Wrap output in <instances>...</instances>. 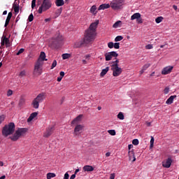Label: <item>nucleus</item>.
I'll return each instance as SVG.
<instances>
[{
    "instance_id": "obj_38",
    "label": "nucleus",
    "mask_w": 179,
    "mask_h": 179,
    "mask_svg": "<svg viewBox=\"0 0 179 179\" xmlns=\"http://www.w3.org/2000/svg\"><path fill=\"white\" fill-rule=\"evenodd\" d=\"M132 143L133 145H134L135 146H137V145H139V140L138 139H134L132 141Z\"/></svg>"
},
{
    "instance_id": "obj_54",
    "label": "nucleus",
    "mask_w": 179,
    "mask_h": 179,
    "mask_svg": "<svg viewBox=\"0 0 179 179\" xmlns=\"http://www.w3.org/2000/svg\"><path fill=\"white\" fill-rule=\"evenodd\" d=\"M64 179H69V173H68V172H66V173L64 174Z\"/></svg>"
},
{
    "instance_id": "obj_63",
    "label": "nucleus",
    "mask_w": 179,
    "mask_h": 179,
    "mask_svg": "<svg viewBox=\"0 0 179 179\" xmlns=\"http://www.w3.org/2000/svg\"><path fill=\"white\" fill-rule=\"evenodd\" d=\"M145 72L144 69H141V71H139L140 75H142Z\"/></svg>"
},
{
    "instance_id": "obj_59",
    "label": "nucleus",
    "mask_w": 179,
    "mask_h": 179,
    "mask_svg": "<svg viewBox=\"0 0 179 179\" xmlns=\"http://www.w3.org/2000/svg\"><path fill=\"white\" fill-rule=\"evenodd\" d=\"M76 178V175L73 174L71 177H70V179H75Z\"/></svg>"
},
{
    "instance_id": "obj_56",
    "label": "nucleus",
    "mask_w": 179,
    "mask_h": 179,
    "mask_svg": "<svg viewBox=\"0 0 179 179\" xmlns=\"http://www.w3.org/2000/svg\"><path fill=\"white\" fill-rule=\"evenodd\" d=\"M115 173H111L110 176V179H115Z\"/></svg>"
},
{
    "instance_id": "obj_42",
    "label": "nucleus",
    "mask_w": 179,
    "mask_h": 179,
    "mask_svg": "<svg viewBox=\"0 0 179 179\" xmlns=\"http://www.w3.org/2000/svg\"><path fill=\"white\" fill-rule=\"evenodd\" d=\"M150 66V64H145L143 66L142 69H143L144 71H146V69H148V68H149Z\"/></svg>"
},
{
    "instance_id": "obj_22",
    "label": "nucleus",
    "mask_w": 179,
    "mask_h": 179,
    "mask_svg": "<svg viewBox=\"0 0 179 179\" xmlns=\"http://www.w3.org/2000/svg\"><path fill=\"white\" fill-rule=\"evenodd\" d=\"M90 13H92V15H96L97 14V7L96 5H94L90 8Z\"/></svg>"
},
{
    "instance_id": "obj_61",
    "label": "nucleus",
    "mask_w": 179,
    "mask_h": 179,
    "mask_svg": "<svg viewBox=\"0 0 179 179\" xmlns=\"http://www.w3.org/2000/svg\"><path fill=\"white\" fill-rule=\"evenodd\" d=\"M62 80V77L59 76L57 78V82H61Z\"/></svg>"
},
{
    "instance_id": "obj_51",
    "label": "nucleus",
    "mask_w": 179,
    "mask_h": 179,
    "mask_svg": "<svg viewBox=\"0 0 179 179\" xmlns=\"http://www.w3.org/2000/svg\"><path fill=\"white\" fill-rule=\"evenodd\" d=\"M36 0H32V1H31V8H32V9H34V8H36Z\"/></svg>"
},
{
    "instance_id": "obj_58",
    "label": "nucleus",
    "mask_w": 179,
    "mask_h": 179,
    "mask_svg": "<svg viewBox=\"0 0 179 179\" xmlns=\"http://www.w3.org/2000/svg\"><path fill=\"white\" fill-rule=\"evenodd\" d=\"M59 75H60V77H61V78H64V76H65V72L61 71V72L59 73Z\"/></svg>"
},
{
    "instance_id": "obj_5",
    "label": "nucleus",
    "mask_w": 179,
    "mask_h": 179,
    "mask_svg": "<svg viewBox=\"0 0 179 179\" xmlns=\"http://www.w3.org/2000/svg\"><path fill=\"white\" fill-rule=\"evenodd\" d=\"M122 0H113L110 3V7L114 10H118V9H121L122 8Z\"/></svg>"
},
{
    "instance_id": "obj_29",
    "label": "nucleus",
    "mask_w": 179,
    "mask_h": 179,
    "mask_svg": "<svg viewBox=\"0 0 179 179\" xmlns=\"http://www.w3.org/2000/svg\"><path fill=\"white\" fill-rule=\"evenodd\" d=\"M13 8L15 13H16V14L19 13V10L20 9V7H19V6L14 4Z\"/></svg>"
},
{
    "instance_id": "obj_6",
    "label": "nucleus",
    "mask_w": 179,
    "mask_h": 179,
    "mask_svg": "<svg viewBox=\"0 0 179 179\" xmlns=\"http://www.w3.org/2000/svg\"><path fill=\"white\" fill-rule=\"evenodd\" d=\"M111 71H113V75L115 77L120 76L122 73V69L120 68L117 64H112Z\"/></svg>"
},
{
    "instance_id": "obj_27",
    "label": "nucleus",
    "mask_w": 179,
    "mask_h": 179,
    "mask_svg": "<svg viewBox=\"0 0 179 179\" xmlns=\"http://www.w3.org/2000/svg\"><path fill=\"white\" fill-rule=\"evenodd\" d=\"M109 70H110V67L108 66L106 67V69H102L100 73L101 76H104L105 75H106Z\"/></svg>"
},
{
    "instance_id": "obj_19",
    "label": "nucleus",
    "mask_w": 179,
    "mask_h": 179,
    "mask_svg": "<svg viewBox=\"0 0 179 179\" xmlns=\"http://www.w3.org/2000/svg\"><path fill=\"white\" fill-rule=\"evenodd\" d=\"M177 97L176 95H172L166 101V104H173V101H174V99Z\"/></svg>"
},
{
    "instance_id": "obj_36",
    "label": "nucleus",
    "mask_w": 179,
    "mask_h": 179,
    "mask_svg": "<svg viewBox=\"0 0 179 179\" xmlns=\"http://www.w3.org/2000/svg\"><path fill=\"white\" fill-rule=\"evenodd\" d=\"M117 118H119V120H124V113H122V112H120L117 115Z\"/></svg>"
},
{
    "instance_id": "obj_48",
    "label": "nucleus",
    "mask_w": 179,
    "mask_h": 179,
    "mask_svg": "<svg viewBox=\"0 0 179 179\" xmlns=\"http://www.w3.org/2000/svg\"><path fill=\"white\" fill-rule=\"evenodd\" d=\"M108 48H114V43H113V42H109V43H108Z\"/></svg>"
},
{
    "instance_id": "obj_46",
    "label": "nucleus",
    "mask_w": 179,
    "mask_h": 179,
    "mask_svg": "<svg viewBox=\"0 0 179 179\" xmlns=\"http://www.w3.org/2000/svg\"><path fill=\"white\" fill-rule=\"evenodd\" d=\"M3 121H5V115H0V124H2Z\"/></svg>"
},
{
    "instance_id": "obj_37",
    "label": "nucleus",
    "mask_w": 179,
    "mask_h": 179,
    "mask_svg": "<svg viewBox=\"0 0 179 179\" xmlns=\"http://www.w3.org/2000/svg\"><path fill=\"white\" fill-rule=\"evenodd\" d=\"M13 94V91L12 90H8L7 91V97H10Z\"/></svg>"
},
{
    "instance_id": "obj_45",
    "label": "nucleus",
    "mask_w": 179,
    "mask_h": 179,
    "mask_svg": "<svg viewBox=\"0 0 179 179\" xmlns=\"http://www.w3.org/2000/svg\"><path fill=\"white\" fill-rule=\"evenodd\" d=\"M24 52V48H21L17 53L16 55H20V54H23Z\"/></svg>"
},
{
    "instance_id": "obj_57",
    "label": "nucleus",
    "mask_w": 179,
    "mask_h": 179,
    "mask_svg": "<svg viewBox=\"0 0 179 179\" xmlns=\"http://www.w3.org/2000/svg\"><path fill=\"white\" fill-rule=\"evenodd\" d=\"M9 22H10V21H9V20H6V22H5V24H4V27H8V24H9Z\"/></svg>"
},
{
    "instance_id": "obj_30",
    "label": "nucleus",
    "mask_w": 179,
    "mask_h": 179,
    "mask_svg": "<svg viewBox=\"0 0 179 179\" xmlns=\"http://www.w3.org/2000/svg\"><path fill=\"white\" fill-rule=\"evenodd\" d=\"M150 149H152L153 146L155 145V138H153V136H151V140H150Z\"/></svg>"
},
{
    "instance_id": "obj_33",
    "label": "nucleus",
    "mask_w": 179,
    "mask_h": 179,
    "mask_svg": "<svg viewBox=\"0 0 179 179\" xmlns=\"http://www.w3.org/2000/svg\"><path fill=\"white\" fill-rule=\"evenodd\" d=\"M63 59H68V58L71 57V55L68 53H64L62 55Z\"/></svg>"
},
{
    "instance_id": "obj_12",
    "label": "nucleus",
    "mask_w": 179,
    "mask_h": 179,
    "mask_svg": "<svg viewBox=\"0 0 179 179\" xmlns=\"http://www.w3.org/2000/svg\"><path fill=\"white\" fill-rule=\"evenodd\" d=\"M174 69V66H168L165 68H164L162 71V75H169V73H171V71Z\"/></svg>"
},
{
    "instance_id": "obj_60",
    "label": "nucleus",
    "mask_w": 179,
    "mask_h": 179,
    "mask_svg": "<svg viewBox=\"0 0 179 179\" xmlns=\"http://www.w3.org/2000/svg\"><path fill=\"white\" fill-rule=\"evenodd\" d=\"M110 155H111L110 152H106V157H110Z\"/></svg>"
},
{
    "instance_id": "obj_24",
    "label": "nucleus",
    "mask_w": 179,
    "mask_h": 179,
    "mask_svg": "<svg viewBox=\"0 0 179 179\" xmlns=\"http://www.w3.org/2000/svg\"><path fill=\"white\" fill-rule=\"evenodd\" d=\"M38 59H41V62H43V61H47V59H45V52H41Z\"/></svg>"
},
{
    "instance_id": "obj_3",
    "label": "nucleus",
    "mask_w": 179,
    "mask_h": 179,
    "mask_svg": "<svg viewBox=\"0 0 179 179\" xmlns=\"http://www.w3.org/2000/svg\"><path fill=\"white\" fill-rule=\"evenodd\" d=\"M26 132H27V128H19L13 136H10V139L13 142H16V141H17L20 136H23Z\"/></svg>"
},
{
    "instance_id": "obj_28",
    "label": "nucleus",
    "mask_w": 179,
    "mask_h": 179,
    "mask_svg": "<svg viewBox=\"0 0 179 179\" xmlns=\"http://www.w3.org/2000/svg\"><path fill=\"white\" fill-rule=\"evenodd\" d=\"M54 177H57V175L54 173H47V179L54 178Z\"/></svg>"
},
{
    "instance_id": "obj_47",
    "label": "nucleus",
    "mask_w": 179,
    "mask_h": 179,
    "mask_svg": "<svg viewBox=\"0 0 179 179\" xmlns=\"http://www.w3.org/2000/svg\"><path fill=\"white\" fill-rule=\"evenodd\" d=\"M55 66H57V60H54L52 66H51V69H54V68H55Z\"/></svg>"
},
{
    "instance_id": "obj_14",
    "label": "nucleus",
    "mask_w": 179,
    "mask_h": 179,
    "mask_svg": "<svg viewBox=\"0 0 179 179\" xmlns=\"http://www.w3.org/2000/svg\"><path fill=\"white\" fill-rule=\"evenodd\" d=\"M35 99L37 100L39 103H43V101L45 100V93L42 92L41 94H38Z\"/></svg>"
},
{
    "instance_id": "obj_35",
    "label": "nucleus",
    "mask_w": 179,
    "mask_h": 179,
    "mask_svg": "<svg viewBox=\"0 0 179 179\" xmlns=\"http://www.w3.org/2000/svg\"><path fill=\"white\" fill-rule=\"evenodd\" d=\"M155 22L156 23H162V22H163V17H157L155 19Z\"/></svg>"
},
{
    "instance_id": "obj_39",
    "label": "nucleus",
    "mask_w": 179,
    "mask_h": 179,
    "mask_svg": "<svg viewBox=\"0 0 179 179\" xmlns=\"http://www.w3.org/2000/svg\"><path fill=\"white\" fill-rule=\"evenodd\" d=\"M12 16H13V14H12V12L8 13L6 20L10 21V19H12Z\"/></svg>"
},
{
    "instance_id": "obj_21",
    "label": "nucleus",
    "mask_w": 179,
    "mask_h": 179,
    "mask_svg": "<svg viewBox=\"0 0 179 179\" xmlns=\"http://www.w3.org/2000/svg\"><path fill=\"white\" fill-rule=\"evenodd\" d=\"M31 104L33 106V108L36 109L38 108V107L40 106V102L36 100V99L33 100Z\"/></svg>"
},
{
    "instance_id": "obj_7",
    "label": "nucleus",
    "mask_w": 179,
    "mask_h": 179,
    "mask_svg": "<svg viewBox=\"0 0 179 179\" xmlns=\"http://www.w3.org/2000/svg\"><path fill=\"white\" fill-rule=\"evenodd\" d=\"M84 128H85V126H83V124H77L74 128V131H73L74 136H79L80 134H82V131H83Z\"/></svg>"
},
{
    "instance_id": "obj_18",
    "label": "nucleus",
    "mask_w": 179,
    "mask_h": 179,
    "mask_svg": "<svg viewBox=\"0 0 179 179\" xmlns=\"http://www.w3.org/2000/svg\"><path fill=\"white\" fill-rule=\"evenodd\" d=\"M110 4L103 3L99 6L98 10H104V9H108L110 8Z\"/></svg>"
},
{
    "instance_id": "obj_13",
    "label": "nucleus",
    "mask_w": 179,
    "mask_h": 179,
    "mask_svg": "<svg viewBox=\"0 0 179 179\" xmlns=\"http://www.w3.org/2000/svg\"><path fill=\"white\" fill-rule=\"evenodd\" d=\"M54 132V126L52 127H49L47 129L46 131L44 133L43 136L45 138H48L49 136H51L52 135V133Z\"/></svg>"
},
{
    "instance_id": "obj_52",
    "label": "nucleus",
    "mask_w": 179,
    "mask_h": 179,
    "mask_svg": "<svg viewBox=\"0 0 179 179\" xmlns=\"http://www.w3.org/2000/svg\"><path fill=\"white\" fill-rule=\"evenodd\" d=\"M169 92H170V88L166 87L164 90V94H168Z\"/></svg>"
},
{
    "instance_id": "obj_41",
    "label": "nucleus",
    "mask_w": 179,
    "mask_h": 179,
    "mask_svg": "<svg viewBox=\"0 0 179 179\" xmlns=\"http://www.w3.org/2000/svg\"><path fill=\"white\" fill-rule=\"evenodd\" d=\"M113 47L115 50L120 49V43H113Z\"/></svg>"
},
{
    "instance_id": "obj_23",
    "label": "nucleus",
    "mask_w": 179,
    "mask_h": 179,
    "mask_svg": "<svg viewBox=\"0 0 179 179\" xmlns=\"http://www.w3.org/2000/svg\"><path fill=\"white\" fill-rule=\"evenodd\" d=\"M55 5L56 6H64V5H65V1H64V0H56Z\"/></svg>"
},
{
    "instance_id": "obj_2",
    "label": "nucleus",
    "mask_w": 179,
    "mask_h": 179,
    "mask_svg": "<svg viewBox=\"0 0 179 179\" xmlns=\"http://www.w3.org/2000/svg\"><path fill=\"white\" fill-rule=\"evenodd\" d=\"M2 135L5 138H8L9 135H13L15 132V123L10 122L8 124H6L2 129Z\"/></svg>"
},
{
    "instance_id": "obj_4",
    "label": "nucleus",
    "mask_w": 179,
    "mask_h": 179,
    "mask_svg": "<svg viewBox=\"0 0 179 179\" xmlns=\"http://www.w3.org/2000/svg\"><path fill=\"white\" fill-rule=\"evenodd\" d=\"M52 6V3H51V0H43L41 6L39 7L38 12L41 14L43 12H45V10H48Z\"/></svg>"
},
{
    "instance_id": "obj_26",
    "label": "nucleus",
    "mask_w": 179,
    "mask_h": 179,
    "mask_svg": "<svg viewBox=\"0 0 179 179\" xmlns=\"http://www.w3.org/2000/svg\"><path fill=\"white\" fill-rule=\"evenodd\" d=\"M2 40L4 42V44H6V47H10V42H9V38H6V36H4Z\"/></svg>"
},
{
    "instance_id": "obj_62",
    "label": "nucleus",
    "mask_w": 179,
    "mask_h": 179,
    "mask_svg": "<svg viewBox=\"0 0 179 179\" xmlns=\"http://www.w3.org/2000/svg\"><path fill=\"white\" fill-rule=\"evenodd\" d=\"M1 47H3V45H5V42L3 41V39H1Z\"/></svg>"
},
{
    "instance_id": "obj_20",
    "label": "nucleus",
    "mask_w": 179,
    "mask_h": 179,
    "mask_svg": "<svg viewBox=\"0 0 179 179\" xmlns=\"http://www.w3.org/2000/svg\"><path fill=\"white\" fill-rule=\"evenodd\" d=\"M83 170L84 171H93L94 170V168L90 165H86L83 168Z\"/></svg>"
},
{
    "instance_id": "obj_16",
    "label": "nucleus",
    "mask_w": 179,
    "mask_h": 179,
    "mask_svg": "<svg viewBox=\"0 0 179 179\" xmlns=\"http://www.w3.org/2000/svg\"><path fill=\"white\" fill-rule=\"evenodd\" d=\"M83 117V115H79L78 117H76L74 120L71 121V125H74V124H79V122L82 121Z\"/></svg>"
},
{
    "instance_id": "obj_32",
    "label": "nucleus",
    "mask_w": 179,
    "mask_h": 179,
    "mask_svg": "<svg viewBox=\"0 0 179 179\" xmlns=\"http://www.w3.org/2000/svg\"><path fill=\"white\" fill-rule=\"evenodd\" d=\"M61 13H62V8H60L56 10V13H55L56 17H58V16H59Z\"/></svg>"
},
{
    "instance_id": "obj_11",
    "label": "nucleus",
    "mask_w": 179,
    "mask_h": 179,
    "mask_svg": "<svg viewBox=\"0 0 179 179\" xmlns=\"http://www.w3.org/2000/svg\"><path fill=\"white\" fill-rule=\"evenodd\" d=\"M173 163V159H171V157H169V158L162 162L163 167H165V169H170V166H171V164Z\"/></svg>"
},
{
    "instance_id": "obj_25",
    "label": "nucleus",
    "mask_w": 179,
    "mask_h": 179,
    "mask_svg": "<svg viewBox=\"0 0 179 179\" xmlns=\"http://www.w3.org/2000/svg\"><path fill=\"white\" fill-rule=\"evenodd\" d=\"M138 17H141V13H136L133 15H131V20H135V19H136V20H137L138 19Z\"/></svg>"
},
{
    "instance_id": "obj_10",
    "label": "nucleus",
    "mask_w": 179,
    "mask_h": 179,
    "mask_svg": "<svg viewBox=\"0 0 179 179\" xmlns=\"http://www.w3.org/2000/svg\"><path fill=\"white\" fill-rule=\"evenodd\" d=\"M41 66H43V62H41V59H38L36 63L35 64L34 72L41 75V72L40 71V68H41Z\"/></svg>"
},
{
    "instance_id": "obj_1",
    "label": "nucleus",
    "mask_w": 179,
    "mask_h": 179,
    "mask_svg": "<svg viewBox=\"0 0 179 179\" xmlns=\"http://www.w3.org/2000/svg\"><path fill=\"white\" fill-rule=\"evenodd\" d=\"M98 24V21L92 22L90 25L89 28L85 31L83 40L77 42L75 44V47L80 48V47H82L83 44H89V43H92V41H94V38H96V29H97Z\"/></svg>"
},
{
    "instance_id": "obj_55",
    "label": "nucleus",
    "mask_w": 179,
    "mask_h": 179,
    "mask_svg": "<svg viewBox=\"0 0 179 179\" xmlns=\"http://www.w3.org/2000/svg\"><path fill=\"white\" fill-rule=\"evenodd\" d=\"M119 62H120V60L116 59L115 62H113V65H117L118 66Z\"/></svg>"
},
{
    "instance_id": "obj_64",
    "label": "nucleus",
    "mask_w": 179,
    "mask_h": 179,
    "mask_svg": "<svg viewBox=\"0 0 179 179\" xmlns=\"http://www.w3.org/2000/svg\"><path fill=\"white\" fill-rule=\"evenodd\" d=\"M173 8L174 9V10H177V9H178V8L177 7V6L173 5Z\"/></svg>"
},
{
    "instance_id": "obj_15",
    "label": "nucleus",
    "mask_w": 179,
    "mask_h": 179,
    "mask_svg": "<svg viewBox=\"0 0 179 179\" xmlns=\"http://www.w3.org/2000/svg\"><path fill=\"white\" fill-rule=\"evenodd\" d=\"M61 41H62V38L59 36L52 40V44L55 47H57V45H58V44H59L61 43Z\"/></svg>"
},
{
    "instance_id": "obj_53",
    "label": "nucleus",
    "mask_w": 179,
    "mask_h": 179,
    "mask_svg": "<svg viewBox=\"0 0 179 179\" xmlns=\"http://www.w3.org/2000/svg\"><path fill=\"white\" fill-rule=\"evenodd\" d=\"M24 104V99H20L19 102V106L22 107Z\"/></svg>"
},
{
    "instance_id": "obj_44",
    "label": "nucleus",
    "mask_w": 179,
    "mask_h": 179,
    "mask_svg": "<svg viewBox=\"0 0 179 179\" xmlns=\"http://www.w3.org/2000/svg\"><path fill=\"white\" fill-rule=\"evenodd\" d=\"M34 20V16H33V14H30L28 17L29 22H33Z\"/></svg>"
},
{
    "instance_id": "obj_31",
    "label": "nucleus",
    "mask_w": 179,
    "mask_h": 179,
    "mask_svg": "<svg viewBox=\"0 0 179 179\" xmlns=\"http://www.w3.org/2000/svg\"><path fill=\"white\" fill-rule=\"evenodd\" d=\"M120 24H121V21H117L115 24H113V29H117L120 27Z\"/></svg>"
},
{
    "instance_id": "obj_17",
    "label": "nucleus",
    "mask_w": 179,
    "mask_h": 179,
    "mask_svg": "<svg viewBox=\"0 0 179 179\" xmlns=\"http://www.w3.org/2000/svg\"><path fill=\"white\" fill-rule=\"evenodd\" d=\"M37 115H38V113L37 112L32 113L29 117V118L27 119V122H30L31 121H33V120H34V118H36Z\"/></svg>"
},
{
    "instance_id": "obj_43",
    "label": "nucleus",
    "mask_w": 179,
    "mask_h": 179,
    "mask_svg": "<svg viewBox=\"0 0 179 179\" xmlns=\"http://www.w3.org/2000/svg\"><path fill=\"white\" fill-rule=\"evenodd\" d=\"M19 76H20V78H23V76H26V71H22L20 73Z\"/></svg>"
},
{
    "instance_id": "obj_50",
    "label": "nucleus",
    "mask_w": 179,
    "mask_h": 179,
    "mask_svg": "<svg viewBox=\"0 0 179 179\" xmlns=\"http://www.w3.org/2000/svg\"><path fill=\"white\" fill-rule=\"evenodd\" d=\"M136 22L138 24H141V23H143V20H142V18L140 17L138 18V20H136Z\"/></svg>"
},
{
    "instance_id": "obj_40",
    "label": "nucleus",
    "mask_w": 179,
    "mask_h": 179,
    "mask_svg": "<svg viewBox=\"0 0 179 179\" xmlns=\"http://www.w3.org/2000/svg\"><path fill=\"white\" fill-rule=\"evenodd\" d=\"M108 133L110 135H112V136H115V130H108Z\"/></svg>"
},
{
    "instance_id": "obj_34",
    "label": "nucleus",
    "mask_w": 179,
    "mask_h": 179,
    "mask_svg": "<svg viewBox=\"0 0 179 179\" xmlns=\"http://www.w3.org/2000/svg\"><path fill=\"white\" fill-rule=\"evenodd\" d=\"M124 37H122V36H117L115 37V41L116 43H118V41H121V40H123Z\"/></svg>"
},
{
    "instance_id": "obj_8",
    "label": "nucleus",
    "mask_w": 179,
    "mask_h": 179,
    "mask_svg": "<svg viewBox=\"0 0 179 179\" xmlns=\"http://www.w3.org/2000/svg\"><path fill=\"white\" fill-rule=\"evenodd\" d=\"M117 57H118V54L115 51L105 54L106 61H111V59H113V57L117 58Z\"/></svg>"
},
{
    "instance_id": "obj_49",
    "label": "nucleus",
    "mask_w": 179,
    "mask_h": 179,
    "mask_svg": "<svg viewBox=\"0 0 179 179\" xmlns=\"http://www.w3.org/2000/svg\"><path fill=\"white\" fill-rule=\"evenodd\" d=\"M146 50H152L153 48V45L152 44H148L145 46Z\"/></svg>"
},
{
    "instance_id": "obj_9",
    "label": "nucleus",
    "mask_w": 179,
    "mask_h": 179,
    "mask_svg": "<svg viewBox=\"0 0 179 179\" xmlns=\"http://www.w3.org/2000/svg\"><path fill=\"white\" fill-rule=\"evenodd\" d=\"M132 148H134V145L130 144L128 145L129 159V160H132V162H135L136 160V158L135 157V154L134 153V150H131Z\"/></svg>"
}]
</instances>
